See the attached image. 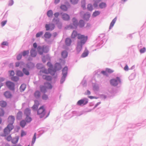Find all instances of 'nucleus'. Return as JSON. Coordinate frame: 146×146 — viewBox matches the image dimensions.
Listing matches in <instances>:
<instances>
[{"label": "nucleus", "mask_w": 146, "mask_h": 146, "mask_svg": "<svg viewBox=\"0 0 146 146\" xmlns=\"http://www.w3.org/2000/svg\"><path fill=\"white\" fill-rule=\"evenodd\" d=\"M76 36L78 39L80 40L78 41V42L82 43V44H85L88 40L87 36H85L80 34H78L76 31H74L72 33L71 37L72 38H75Z\"/></svg>", "instance_id": "obj_1"}, {"label": "nucleus", "mask_w": 146, "mask_h": 146, "mask_svg": "<svg viewBox=\"0 0 146 146\" xmlns=\"http://www.w3.org/2000/svg\"><path fill=\"white\" fill-rule=\"evenodd\" d=\"M46 114V110L44 106L43 105L40 106L37 110V114L39 115L40 118L44 117Z\"/></svg>", "instance_id": "obj_2"}, {"label": "nucleus", "mask_w": 146, "mask_h": 146, "mask_svg": "<svg viewBox=\"0 0 146 146\" xmlns=\"http://www.w3.org/2000/svg\"><path fill=\"white\" fill-rule=\"evenodd\" d=\"M14 128V126L12 124H8L7 127H5L4 130L3 135L6 136L9 134L11 131Z\"/></svg>", "instance_id": "obj_3"}, {"label": "nucleus", "mask_w": 146, "mask_h": 146, "mask_svg": "<svg viewBox=\"0 0 146 146\" xmlns=\"http://www.w3.org/2000/svg\"><path fill=\"white\" fill-rule=\"evenodd\" d=\"M52 88V85L48 83H45L44 86H42L40 87V90L41 92H45L48 89H50Z\"/></svg>", "instance_id": "obj_4"}, {"label": "nucleus", "mask_w": 146, "mask_h": 146, "mask_svg": "<svg viewBox=\"0 0 146 146\" xmlns=\"http://www.w3.org/2000/svg\"><path fill=\"white\" fill-rule=\"evenodd\" d=\"M37 50L40 54H42L43 52H48V49L47 46H45L42 47L38 46L37 48Z\"/></svg>", "instance_id": "obj_5"}, {"label": "nucleus", "mask_w": 146, "mask_h": 146, "mask_svg": "<svg viewBox=\"0 0 146 146\" xmlns=\"http://www.w3.org/2000/svg\"><path fill=\"white\" fill-rule=\"evenodd\" d=\"M121 81L120 78L119 77H117L116 79H111L110 81L111 84L113 86H116L118 84V82L120 83Z\"/></svg>", "instance_id": "obj_6"}, {"label": "nucleus", "mask_w": 146, "mask_h": 146, "mask_svg": "<svg viewBox=\"0 0 146 146\" xmlns=\"http://www.w3.org/2000/svg\"><path fill=\"white\" fill-rule=\"evenodd\" d=\"M6 84L10 90H13L14 89L15 84L13 83L10 81H7L6 82Z\"/></svg>", "instance_id": "obj_7"}, {"label": "nucleus", "mask_w": 146, "mask_h": 146, "mask_svg": "<svg viewBox=\"0 0 146 146\" xmlns=\"http://www.w3.org/2000/svg\"><path fill=\"white\" fill-rule=\"evenodd\" d=\"M53 71L50 68H49L47 70L46 69H44L42 70H41L40 72V74L43 76L42 73H44L46 74H48L50 73L52 74V72Z\"/></svg>", "instance_id": "obj_8"}, {"label": "nucleus", "mask_w": 146, "mask_h": 146, "mask_svg": "<svg viewBox=\"0 0 146 146\" xmlns=\"http://www.w3.org/2000/svg\"><path fill=\"white\" fill-rule=\"evenodd\" d=\"M84 44H82V43L77 41L76 47V50L77 53H79L81 51L82 48V46Z\"/></svg>", "instance_id": "obj_9"}, {"label": "nucleus", "mask_w": 146, "mask_h": 146, "mask_svg": "<svg viewBox=\"0 0 146 146\" xmlns=\"http://www.w3.org/2000/svg\"><path fill=\"white\" fill-rule=\"evenodd\" d=\"M54 25L53 24H46L45 26L46 31L52 30L54 29Z\"/></svg>", "instance_id": "obj_10"}, {"label": "nucleus", "mask_w": 146, "mask_h": 146, "mask_svg": "<svg viewBox=\"0 0 146 146\" xmlns=\"http://www.w3.org/2000/svg\"><path fill=\"white\" fill-rule=\"evenodd\" d=\"M15 119L14 116H10L8 118V121L9 124H12L13 125V123H14Z\"/></svg>", "instance_id": "obj_11"}, {"label": "nucleus", "mask_w": 146, "mask_h": 146, "mask_svg": "<svg viewBox=\"0 0 146 146\" xmlns=\"http://www.w3.org/2000/svg\"><path fill=\"white\" fill-rule=\"evenodd\" d=\"M62 18L63 20L65 21H68L70 18V16L66 13L61 14Z\"/></svg>", "instance_id": "obj_12"}, {"label": "nucleus", "mask_w": 146, "mask_h": 146, "mask_svg": "<svg viewBox=\"0 0 146 146\" xmlns=\"http://www.w3.org/2000/svg\"><path fill=\"white\" fill-rule=\"evenodd\" d=\"M40 105V103L38 101H36L35 104L32 108V109L34 110H37Z\"/></svg>", "instance_id": "obj_13"}, {"label": "nucleus", "mask_w": 146, "mask_h": 146, "mask_svg": "<svg viewBox=\"0 0 146 146\" xmlns=\"http://www.w3.org/2000/svg\"><path fill=\"white\" fill-rule=\"evenodd\" d=\"M4 95L5 97L7 98H11L12 97V95L9 91H6L4 93Z\"/></svg>", "instance_id": "obj_14"}, {"label": "nucleus", "mask_w": 146, "mask_h": 146, "mask_svg": "<svg viewBox=\"0 0 146 146\" xmlns=\"http://www.w3.org/2000/svg\"><path fill=\"white\" fill-rule=\"evenodd\" d=\"M72 43V40L70 38H66L65 40V43L67 46L70 45Z\"/></svg>", "instance_id": "obj_15"}, {"label": "nucleus", "mask_w": 146, "mask_h": 146, "mask_svg": "<svg viewBox=\"0 0 146 146\" xmlns=\"http://www.w3.org/2000/svg\"><path fill=\"white\" fill-rule=\"evenodd\" d=\"M85 25V22L82 20H80L78 24V26L79 27L82 28Z\"/></svg>", "instance_id": "obj_16"}, {"label": "nucleus", "mask_w": 146, "mask_h": 146, "mask_svg": "<svg viewBox=\"0 0 146 146\" xmlns=\"http://www.w3.org/2000/svg\"><path fill=\"white\" fill-rule=\"evenodd\" d=\"M31 56L33 57H35L37 53L35 49H32L30 51Z\"/></svg>", "instance_id": "obj_17"}, {"label": "nucleus", "mask_w": 146, "mask_h": 146, "mask_svg": "<svg viewBox=\"0 0 146 146\" xmlns=\"http://www.w3.org/2000/svg\"><path fill=\"white\" fill-rule=\"evenodd\" d=\"M90 15L89 14L86 13L84 15L83 18L85 20L88 21L90 17Z\"/></svg>", "instance_id": "obj_18"}, {"label": "nucleus", "mask_w": 146, "mask_h": 146, "mask_svg": "<svg viewBox=\"0 0 146 146\" xmlns=\"http://www.w3.org/2000/svg\"><path fill=\"white\" fill-rule=\"evenodd\" d=\"M88 103V101H78L77 104L79 105L83 106Z\"/></svg>", "instance_id": "obj_19"}, {"label": "nucleus", "mask_w": 146, "mask_h": 146, "mask_svg": "<svg viewBox=\"0 0 146 146\" xmlns=\"http://www.w3.org/2000/svg\"><path fill=\"white\" fill-rule=\"evenodd\" d=\"M25 114L26 116H29L31 113V110L28 108L26 109L24 111Z\"/></svg>", "instance_id": "obj_20"}, {"label": "nucleus", "mask_w": 146, "mask_h": 146, "mask_svg": "<svg viewBox=\"0 0 146 146\" xmlns=\"http://www.w3.org/2000/svg\"><path fill=\"white\" fill-rule=\"evenodd\" d=\"M116 20V18H115L111 22L109 27V29H111V28L113 26Z\"/></svg>", "instance_id": "obj_21"}, {"label": "nucleus", "mask_w": 146, "mask_h": 146, "mask_svg": "<svg viewBox=\"0 0 146 146\" xmlns=\"http://www.w3.org/2000/svg\"><path fill=\"white\" fill-rule=\"evenodd\" d=\"M26 123V121L24 120H22L20 122V125L22 128H23L25 126Z\"/></svg>", "instance_id": "obj_22"}, {"label": "nucleus", "mask_w": 146, "mask_h": 146, "mask_svg": "<svg viewBox=\"0 0 146 146\" xmlns=\"http://www.w3.org/2000/svg\"><path fill=\"white\" fill-rule=\"evenodd\" d=\"M42 78L47 80L50 81L51 80V77L50 76L43 75Z\"/></svg>", "instance_id": "obj_23"}, {"label": "nucleus", "mask_w": 146, "mask_h": 146, "mask_svg": "<svg viewBox=\"0 0 146 146\" xmlns=\"http://www.w3.org/2000/svg\"><path fill=\"white\" fill-rule=\"evenodd\" d=\"M19 139V137H17L13 138L11 141V142L13 144H15L17 143Z\"/></svg>", "instance_id": "obj_24"}, {"label": "nucleus", "mask_w": 146, "mask_h": 146, "mask_svg": "<svg viewBox=\"0 0 146 146\" xmlns=\"http://www.w3.org/2000/svg\"><path fill=\"white\" fill-rule=\"evenodd\" d=\"M51 36V34L48 32H46L44 35L45 37L47 38H50Z\"/></svg>", "instance_id": "obj_25"}, {"label": "nucleus", "mask_w": 146, "mask_h": 146, "mask_svg": "<svg viewBox=\"0 0 146 146\" xmlns=\"http://www.w3.org/2000/svg\"><path fill=\"white\" fill-rule=\"evenodd\" d=\"M72 20L73 23V24L76 27L77 26H78V23H77V20L75 18H73L72 19Z\"/></svg>", "instance_id": "obj_26"}, {"label": "nucleus", "mask_w": 146, "mask_h": 146, "mask_svg": "<svg viewBox=\"0 0 146 146\" xmlns=\"http://www.w3.org/2000/svg\"><path fill=\"white\" fill-rule=\"evenodd\" d=\"M16 75L18 76L22 77L23 75V73L20 70H17L16 71Z\"/></svg>", "instance_id": "obj_27"}, {"label": "nucleus", "mask_w": 146, "mask_h": 146, "mask_svg": "<svg viewBox=\"0 0 146 146\" xmlns=\"http://www.w3.org/2000/svg\"><path fill=\"white\" fill-rule=\"evenodd\" d=\"M61 55L63 58H65L67 56L68 53L66 51H64L62 52Z\"/></svg>", "instance_id": "obj_28"}, {"label": "nucleus", "mask_w": 146, "mask_h": 146, "mask_svg": "<svg viewBox=\"0 0 146 146\" xmlns=\"http://www.w3.org/2000/svg\"><path fill=\"white\" fill-rule=\"evenodd\" d=\"M68 68L67 67H65L62 70L63 74L66 76L67 73Z\"/></svg>", "instance_id": "obj_29"}, {"label": "nucleus", "mask_w": 146, "mask_h": 146, "mask_svg": "<svg viewBox=\"0 0 146 146\" xmlns=\"http://www.w3.org/2000/svg\"><path fill=\"white\" fill-rule=\"evenodd\" d=\"M106 4L105 3L102 2L99 5V7L101 9L105 8L106 6Z\"/></svg>", "instance_id": "obj_30"}, {"label": "nucleus", "mask_w": 146, "mask_h": 146, "mask_svg": "<svg viewBox=\"0 0 146 146\" xmlns=\"http://www.w3.org/2000/svg\"><path fill=\"white\" fill-rule=\"evenodd\" d=\"M100 14V12L98 11H96L94 12L92 15V16L94 17H96L99 15Z\"/></svg>", "instance_id": "obj_31"}, {"label": "nucleus", "mask_w": 146, "mask_h": 146, "mask_svg": "<svg viewBox=\"0 0 146 146\" xmlns=\"http://www.w3.org/2000/svg\"><path fill=\"white\" fill-rule=\"evenodd\" d=\"M22 112L19 111L17 113V118L18 119H21L22 117Z\"/></svg>", "instance_id": "obj_32"}, {"label": "nucleus", "mask_w": 146, "mask_h": 146, "mask_svg": "<svg viewBox=\"0 0 146 146\" xmlns=\"http://www.w3.org/2000/svg\"><path fill=\"white\" fill-rule=\"evenodd\" d=\"M26 88V85L25 84H22L20 87V90L21 91H24Z\"/></svg>", "instance_id": "obj_33"}, {"label": "nucleus", "mask_w": 146, "mask_h": 146, "mask_svg": "<svg viewBox=\"0 0 146 146\" xmlns=\"http://www.w3.org/2000/svg\"><path fill=\"white\" fill-rule=\"evenodd\" d=\"M7 105L6 102L5 101H0V106L2 107H5Z\"/></svg>", "instance_id": "obj_34"}, {"label": "nucleus", "mask_w": 146, "mask_h": 146, "mask_svg": "<svg viewBox=\"0 0 146 146\" xmlns=\"http://www.w3.org/2000/svg\"><path fill=\"white\" fill-rule=\"evenodd\" d=\"M47 15L49 17H52L53 15V12L52 10L48 11L47 12Z\"/></svg>", "instance_id": "obj_35"}, {"label": "nucleus", "mask_w": 146, "mask_h": 146, "mask_svg": "<svg viewBox=\"0 0 146 146\" xmlns=\"http://www.w3.org/2000/svg\"><path fill=\"white\" fill-rule=\"evenodd\" d=\"M34 96L36 98H38L40 96V92L38 91H36L34 94Z\"/></svg>", "instance_id": "obj_36"}, {"label": "nucleus", "mask_w": 146, "mask_h": 146, "mask_svg": "<svg viewBox=\"0 0 146 146\" xmlns=\"http://www.w3.org/2000/svg\"><path fill=\"white\" fill-rule=\"evenodd\" d=\"M11 80L13 81L16 82L19 79V78L16 76H13L11 78Z\"/></svg>", "instance_id": "obj_37"}, {"label": "nucleus", "mask_w": 146, "mask_h": 146, "mask_svg": "<svg viewBox=\"0 0 146 146\" xmlns=\"http://www.w3.org/2000/svg\"><path fill=\"white\" fill-rule=\"evenodd\" d=\"M25 119L26 120V121L27 123H29L32 120L31 118L30 117H29V116H26Z\"/></svg>", "instance_id": "obj_38"}, {"label": "nucleus", "mask_w": 146, "mask_h": 146, "mask_svg": "<svg viewBox=\"0 0 146 146\" xmlns=\"http://www.w3.org/2000/svg\"><path fill=\"white\" fill-rule=\"evenodd\" d=\"M87 9L88 10L91 11L93 10L92 5L91 4H88L87 6Z\"/></svg>", "instance_id": "obj_39"}, {"label": "nucleus", "mask_w": 146, "mask_h": 146, "mask_svg": "<svg viewBox=\"0 0 146 146\" xmlns=\"http://www.w3.org/2000/svg\"><path fill=\"white\" fill-rule=\"evenodd\" d=\"M60 8L62 10L64 11H66L67 9V8L66 5H62Z\"/></svg>", "instance_id": "obj_40"}, {"label": "nucleus", "mask_w": 146, "mask_h": 146, "mask_svg": "<svg viewBox=\"0 0 146 146\" xmlns=\"http://www.w3.org/2000/svg\"><path fill=\"white\" fill-rule=\"evenodd\" d=\"M36 138V133H35L34 134V135L33 136V138L32 139V145H33L35 141Z\"/></svg>", "instance_id": "obj_41"}, {"label": "nucleus", "mask_w": 146, "mask_h": 146, "mask_svg": "<svg viewBox=\"0 0 146 146\" xmlns=\"http://www.w3.org/2000/svg\"><path fill=\"white\" fill-rule=\"evenodd\" d=\"M0 110H1V111H0V116H3L4 115V112L2 109H1ZM1 123V118H0V124Z\"/></svg>", "instance_id": "obj_42"}, {"label": "nucleus", "mask_w": 146, "mask_h": 146, "mask_svg": "<svg viewBox=\"0 0 146 146\" xmlns=\"http://www.w3.org/2000/svg\"><path fill=\"white\" fill-rule=\"evenodd\" d=\"M23 71L24 73L26 75H28L29 74V71L25 68H23Z\"/></svg>", "instance_id": "obj_43"}, {"label": "nucleus", "mask_w": 146, "mask_h": 146, "mask_svg": "<svg viewBox=\"0 0 146 146\" xmlns=\"http://www.w3.org/2000/svg\"><path fill=\"white\" fill-rule=\"evenodd\" d=\"M88 54V52L86 51L84 52L82 54L81 57H85L87 56Z\"/></svg>", "instance_id": "obj_44"}, {"label": "nucleus", "mask_w": 146, "mask_h": 146, "mask_svg": "<svg viewBox=\"0 0 146 146\" xmlns=\"http://www.w3.org/2000/svg\"><path fill=\"white\" fill-rule=\"evenodd\" d=\"M66 76L63 74V76L60 80L61 83H62L65 81Z\"/></svg>", "instance_id": "obj_45"}, {"label": "nucleus", "mask_w": 146, "mask_h": 146, "mask_svg": "<svg viewBox=\"0 0 146 146\" xmlns=\"http://www.w3.org/2000/svg\"><path fill=\"white\" fill-rule=\"evenodd\" d=\"M43 34V33L42 31H41L37 33L36 35V37L38 38L41 36Z\"/></svg>", "instance_id": "obj_46"}, {"label": "nucleus", "mask_w": 146, "mask_h": 146, "mask_svg": "<svg viewBox=\"0 0 146 146\" xmlns=\"http://www.w3.org/2000/svg\"><path fill=\"white\" fill-rule=\"evenodd\" d=\"M82 7L83 8V9H85V1L84 0L81 2Z\"/></svg>", "instance_id": "obj_47"}, {"label": "nucleus", "mask_w": 146, "mask_h": 146, "mask_svg": "<svg viewBox=\"0 0 146 146\" xmlns=\"http://www.w3.org/2000/svg\"><path fill=\"white\" fill-rule=\"evenodd\" d=\"M29 52V50L24 51L23 52V56H25L28 54Z\"/></svg>", "instance_id": "obj_48"}, {"label": "nucleus", "mask_w": 146, "mask_h": 146, "mask_svg": "<svg viewBox=\"0 0 146 146\" xmlns=\"http://www.w3.org/2000/svg\"><path fill=\"white\" fill-rule=\"evenodd\" d=\"M9 76H13L14 75H15V73L13 71L11 70L9 71Z\"/></svg>", "instance_id": "obj_49"}, {"label": "nucleus", "mask_w": 146, "mask_h": 146, "mask_svg": "<svg viewBox=\"0 0 146 146\" xmlns=\"http://www.w3.org/2000/svg\"><path fill=\"white\" fill-rule=\"evenodd\" d=\"M70 1L72 4H75L77 3L78 0H70Z\"/></svg>", "instance_id": "obj_50"}, {"label": "nucleus", "mask_w": 146, "mask_h": 146, "mask_svg": "<svg viewBox=\"0 0 146 146\" xmlns=\"http://www.w3.org/2000/svg\"><path fill=\"white\" fill-rule=\"evenodd\" d=\"M26 135V133L23 130L21 131V136L23 137L25 136Z\"/></svg>", "instance_id": "obj_51"}, {"label": "nucleus", "mask_w": 146, "mask_h": 146, "mask_svg": "<svg viewBox=\"0 0 146 146\" xmlns=\"http://www.w3.org/2000/svg\"><path fill=\"white\" fill-rule=\"evenodd\" d=\"M145 47H144L140 50V52L141 53H142L145 52Z\"/></svg>", "instance_id": "obj_52"}, {"label": "nucleus", "mask_w": 146, "mask_h": 146, "mask_svg": "<svg viewBox=\"0 0 146 146\" xmlns=\"http://www.w3.org/2000/svg\"><path fill=\"white\" fill-rule=\"evenodd\" d=\"M6 139L8 141H10L12 139V137L11 135H9L6 138Z\"/></svg>", "instance_id": "obj_53"}, {"label": "nucleus", "mask_w": 146, "mask_h": 146, "mask_svg": "<svg viewBox=\"0 0 146 146\" xmlns=\"http://www.w3.org/2000/svg\"><path fill=\"white\" fill-rule=\"evenodd\" d=\"M42 99L44 100H46L48 99V96L45 94H44L42 97Z\"/></svg>", "instance_id": "obj_54"}, {"label": "nucleus", "mask_w": 146, "mask_h": 146, "mask_svg": "<svg viewBox=\"0 0 146 146\" xmlns=\"http://www.w3.org/2000/svg\"><path fill=\"white\" fill-rule=\"evenodd\" d=\"M7 22V21H3L1 23V25L2 27L4 26L6 23Z\"/></svg>", "instance_id": "obj_55"}, {"label": "nucleus", "mask_w": 146, "mask_h": 146, "mask_svg": "<svg viewBox=\"0 0 146 146\" xmlns=\"http://www.w3.org/2000/svg\"><path fill=\"white\" fill-rule=\"evenodd\" d=\"M2 45L7 46L8 45V42L7 41H4L3 42L2 44Z\"/></svg>", "instance_id": "obj_56"}, {"label": "nucleus", "mask_w": 146, "mask_h": 146, "mask_svg": "<svg viewBox=\"0 0 146 146\" xmlns=\"http://www.w3.org/2000/svg\"><path fill=\"white\" fill-rule=\"evenodd\" d=\"M106 71L107 72L109 73H111L113 72V70L110 69H106Z\"/></svg>", "instance_id": "obj_57"}, {"label": "nucleus", "mask_w": 146, "mask_h": 146, "mask_svg": "<svg viewBox=\"0 0 146 146\" xmlns=\"http://www.w3.org/2000/svg\"><path fill=\"white\" fill-rule=\"evenodd\" d=\"M22 57V55L21 54H19L17 56V58L18 60H20Z\"/></svg>", "instance_id": "obj_58"}, {"label": "nucleus", "mask_w": 146, "mask_h": 146, "mask_svg": "<svg viewBox=\"0 0 146 146\" xmlns=\"http://www.w3.org/2000/svg\"><path fill=\"white\" fill-rule=\"evenodd\" d=\"M42 65L41 64H38L37 65V67L38 69H41L42 68L41 67L42 66Z\"/></svg>", "instance_id": "obj_59"}, {"label": "nucleus", "mask_w": 146, "mask_h": 146, "mask_svg": "<svg viewBox=\"0 0 146 146\" xmlns=\"http://www.w3.org/2000/svg\"><path fill=\"white\" fill-rule=\"evenodd\" d=\"M59 15V13L58 12L56 13H54V15L55 17L56 18H57L58 17Z\"/></svg>", "instance_id": "obj_60"}, {"label": "nucleus", "mask_w": 146, "mask_h": 146, "mask_svg": "<svg viewBox=\"0 0 146 146\" xmlns=\"http://www.w3.org/2000/svg\"><path fill=\"white\" fill-rule=\"evenodd\" d=\"M124 69L125 71H127L128 70V67L127 65H126L124 67Z\"/></svg>", "instance_id": "obj_61"}, {"label": "nucleus", "mask_w": 146, "mask_h": 146, "mask_svg": "<svg viewBox=\"0 0 146 146\" xmlns=\"http://www.w3.org/2000/svg\"><path fill=\"white\" fill-rule=\"evenodd\" d=\"M47 65L50 68L52 66L51 63L50 62H48L47 63Z\"/></svg>", "instance_id": "obj_62"}, {"label": "nucleus", "mask_w": 146, "mask_h": 146, "mask_svg": "<svg viewBox=\"0 0 146 146\" xmlns=\"http://www.w3.org/2000/svg\"><path fill=\"white\" fill-rule=\"evenodd\" d=\"M33 46L35 48H36L37 47V44L35 42L33 44Z\"/></svg>", "instance_id": "obj_63"}, {"label": "nucleus", "mask_w": 146, "mask_h": 146, "mask_svg": "<svg viewBox=\"0 0 146 146\" xmlns=\"http://www.w3.org/2000/svg\"><path fill=\"white\" fill-rule=\"evenodd\" d=\"M20 65V63L19 62H16L15 63V66L16 67H18Z\"/></svg>", "instance_id": "obj_64"}]
</instances>
